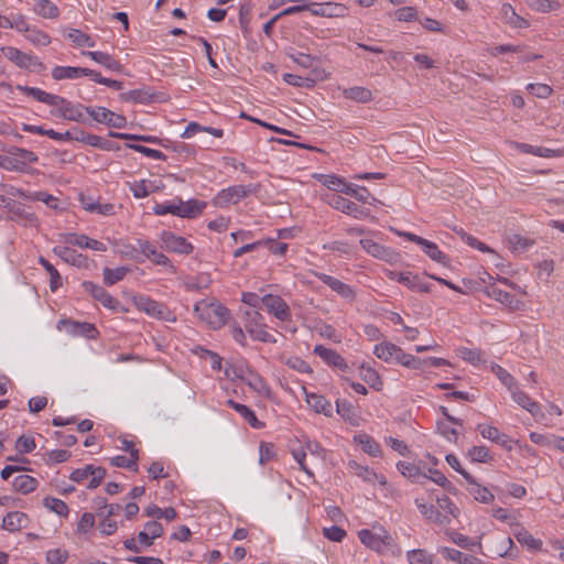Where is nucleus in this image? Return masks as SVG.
Listing matches in <instances>:
<instances>
[{
    "instance_id": "35",
    "label": "nucleus",
    "mask_w": 564,
    "mask_h": 564,
    "mask_svg": "<svg viewBox=\"0 0 564 564\" xmlns=\"http://www.w3.org/2000/svg\"><path fill=\"white\" fill-rule=\"evenodd\" d=\"M39 481L29 475H19L12 481V487L17 492L28 495L36 489Z\"/></svg>"
},
{
    "instance_id": "18",
    "label": "nucleus",
    "mask_w": 564,
    "mask_h": 564,
    "mask_svg": "<svg viewBox=\"0 0 564 564\" xmlns=\"http://www.w3.org/2000/svg\"><path fill=\"white\" fill-rule=\"evenodd\" d=\"M83 286L85 290L97 301H99L105 307L110 310H117L120 302L108 293L102 286L93 282H84Z\"/></svg>"
},
{
    "instance_id": "15",
    "label": "nucleus",
    "mask_w": 564,
    "mask_h": 564,
    "mask_svg": "<svg viewBox=\"0 0 564 564\" xmlns=\"http://www.w3.org/2000/svg\"><path fill=\"white\" fill-rule=\"evenodd\" d=\"M414 503L427 521L438 525H446L451 522L447 514L441 512L434 505L427 503L424 498H415Z\"/></svg>"
},
{
    "instance_id": "64",
    "label": "nucleus",
    "mask_w": 564,
    "mask_h": 564,
    "mask_svg": "<svg viewBox=\"0 0 564 564\" xmlns=\"http://www.w3.org/2000/svg\"><path fill=\"white\" fill-rule=\"evenodd\" d=\"M397 361L399 364H401L402 366L412 368V369H420L425 364L424 360L419 359V358L414 357L413 355L405 354L402 351V349L400 350V352L398 355Z\"/></svg>"
},
{
    "instance_id": "46",
    "label": "nucleus",
    "mask_w": 564,
    "mask_h": 564,
    "mask_svg": "<svg viewBox=\"0 0 564 564\" xmlns=\"http://www.w3.org/2000/svg\"><path fill=\"white\" fill-rule=\"evenodd\" d=\"M354 469L355 474L362 478L366 481L375 482L378 480L381 485H386V478L383 476H378L372 469L367 466H361L357 463L350 465Z\"/></svg>"
},
{
    "instance_id": "10",
    "label": "nucleus",
    "mask_w": 564,
    "mask_h": 564,
    "mask_svg": "<svg viewBox=\"0 0 564 564\" xmlns=\"http://www.w3.org/2000/svg\"><path fill=\"white\" fill-rule=\"evenodd\" d=\"M86 113L91 116L95 121L105 123L108 127L122 129L127 126L126 117L118 115L105 107H88L86 108Z\"/></svg>"
},
{
    "instance_id": "21",
    "label": "nucleus",
    "mask_w": 564,
    "mask_h": 564,
    "mask_svg": "<svg viewBox=\"0 0 564 564\" xmlns=\"http://www.w3.org/2000/svg\"><path fill=\"white\" fill-rule=\"evenodd\" d=\"M510 527L512 528V534L520 544L532 551L541 550L542 541L535 539L523 525L519 522H510Z\"/></svg>"
},
{
    "instance_id": "11",
    "label": "nucleus",
    "mask_w": 564,
    "mask_h": 564,
    "mask_svg": "<svg viewBox=\"0 0 564 564\" xmlns=\"http://www.w3.org/2000/svg\"><path fill=\"white\" fill-rule=\"evenodd\" d=\"M261 303L267 308L268 313L282 322L291 318V311L288 303L279 295L264 294L261 296Z\"/></svg>"
},
{
    "instance_id": "5",
    "label": "nucleus",
    "mask_w": 564,
    "mask_h": 564,
    "mask_svg": "<svg viewBox=\"0 0 564 564\" xmlns=\"http://www.w3.org/2000/svg\"><path fill=\"white\" fill-rule=\"evenodd\" d=\"M55 109L51 111L53 116H57L64 120L84 122V113L86 112V106L74 105L69 100L62 96L55 95L51 105Z\"/></svg>"
},
{
    "instance_id": "55",
    "label": "nucleus",
    "mask_w": 564,
    "mask_h": 564,
    "mask_svg": "<svg viewBox=\"0 0 564 564\" xmlns=\"http://www.w3.org/2000/svg\"><path fill=\"white\" fill-rule=\"evenodd\" d=\"M43 505L45 508H47L48 510L55 512L56 514H58L61 517H67V514L69 512V509H68V506L66 505V502L58 498L46 497L43 500Z\"/></svg>"
},
{
    "instance_id": "8",
    "label": "nucleus",
    "mask_w": 564,
    "mask_h": 564,
    "mask_svg": "<svg viewBox=\"0 0 564 564\" xmlns=\"http://www.w3.org/2000/svg\"><path fill=\"white\" fill-rule=\"evenodd\" d=\"M106 476V469L104 467L86 465L83 468L74 469L69 479L77 484H83L85 480H88L87 488L96 489L100 486L102 479Z\"/></svg>"
},
{
    "instance_id": "58",
    "label": "nucleus",
    "mask_w": 564,
    "mask_h": 564,
    "mask_svg": "<svg viewBox=\"0 0 564 564\" xmlns=\"http://www.w3.org/2000/svg\"><path fill=\"white\" fill-rule=\"evenodd\" d=\"M288 56L294 63H296L299 66H301L303 68H311V67H313L314 63L317 61V58L315 56H312L310 54H306V53H303V52H299V51H295V50H291L288 53Z\"/></svg>"
},
{
    "instance_id": "50",
    "label": "nucleus",
    "mask_w": 564,
    "mask_h": 564,
    "mask_svg": "<svg viewBox=\"0 0 564 564\" xmlns=\"http://www.w3.org/2000/svg\"><path fill=\"white\" fill-rule=\"evenodd\" d=\"M513 546H514V543H513L511 538H509V536L502 538L501 541H500V545L499 546L495 545V546H491L489 549V555L491 557H494V556H498V557L509 556V557H512V556H514L511 553V550H512Z\"/></svg>"
},
{
    "instance_id": "38",
    "label": "nucleus",
    "mask_w": 564,
    "mask_h": 564,
    "mask_svg": "<svg viewBox=\"0 0 564 564\" xmlns=\"http://www.w3.org/2000/svg\"><path fill=\"white\" fill-rule=\"evenodd\" d=\"M467 482L469 485L468 491L474 497L475 500L482 503H489L495 499V496L491 494V491L488 488L478 484L474 477L473 481Z\"/></svg>"
},
{
    "instance_id": "31",
    "label": "nucleus",
    "mask_w": 564,
    "mask_h": 564,
    "mask_svg": "<svg viewBox=\"0 0 564 564\" xmlns=\"http://www.w3.org/2000/svg\"><path fill=\"white\" fill-rule=\"evenodd\" d=\"M26 514L20 511H12L7 513L2 520V528L10 532L19 531L26 523Z\"/></svg>"
},
{
    "instance_id": "53",
    "label": "nucleus",
    "mask_w": 564,
    "mask_h": 564,
    "mask_svg": "<svg viewBox=\"0 0 564 564\" xmlns=\"http://www.w3.org/2000/svg\"><path fill=\"white\" fill-rule=\"evenodd\" d=\"M491 371L496 375L500 382L508 389V391H510L513 387L518 384L516 378L501 366L492 364Z\"/></svg>"
},
{
    "instance_id": "20",
    "label": "nucleus",
    "mask_w": 564,
    "mask_h": 564,
    "mask_svg": "<svg viewBox=\"0 0 564 564\" xmlns=\"http://www.w3.org/2000/svg\"><path fill=\"white\" fill-rule=\"evenodd\" d=\"M314 354L322 358L329 366H333L345 372L349 370V366L345 358L334 349L327 348L323 345H316L314 348Z\"/></svg>"
},
{
    "instance_id": "51",
    "label": "nucleus",
    "mask_w": 564,
    "mask_h": 564,
    "mask_svg": "<svg viewBox=\"0 0 564 564\" xmlns=\"http://www.w3.org/2000/svg\"><path fill=\"white\" fill-rule=\"evenodd\" d=\"M524 2L530 9L541 13H547L561 7V4L554 0H524Z\"/></svg>"
},
{
    "instance_id": "25",
    "label": "nucleus",
    "mask_w": 564,
    "mask_h": 564,
    "mask_svg": "<svg viewBox=\"0 0 564 564\" xmlns=\"http://www.w3.org/2000/svg\"><path fill=\"white\" fill-rule=\"evenodd\" d=\"M487 294L494 300L507 305L511 310H520L523 306V303L516 299L514 295L499 289L497 285L488 286Z\"/></svg>"
},
{
    "instance_id": "29",
    "label": "nucleus",
    "mask_w": 564,
    "mask_h": 564,
    "mask_svg": "<svg viewBox=\"0 0 564 564\" xmlns=\"http://www.w3.org/2000/svg\"><path fill=\"white\" fill-rule=\"evenodd\" d=\"M180 205V217L182 218H195L200 215L206 207V203L198 199H189L183 202L178 199Z\"/></svg>"
},
{
    "instance_id": "9",
    "label": "nucleus",
    "mask_w": 564,
    "mask_h": 564,
    "mask_svg": "<svg viewBox=\"0 0 564 564\" xmlns=\"http://www.w3.org/2000/svg\"><path fill=\"white\" fill-rule=\"evenodd\" d=\"M398 235L400 237H403L405 238L406 240L409 241H412L416 245H419L423 252L433 261L437 262V263H442V264H445L446 263V260H447V257L444 252H442L437 245L427 240V239H424L415 234H412V232H408V231H399Z\"/></svg>"
},
{
    "instance_id": "28",
    "label": "nucleus",
    "mask_w": 564,
    "mask_h": 564,
    "mask_svg": "<svg viewBox=\"0 0 564 564\" xmlns=\"http://www.w3.org/2000/svg\"><path fill=\"white\" fill-rule=\"evenodd\" d=\"M440 552L445 558L457 562L459 564H484L482 560L479 557L463 553L456 549L445 546L442 547Z\"/></svg>"
},
{
    "instance_id": "30",
    "label": "nucleus",
    "mask_w": 564,
    "mask_h": 564,
    "mask_svg": "<svg viewBox=\"0 0 564 564\" xmlns=\"http://www.w3.org/2000/svg\"><path fill=\"white\" fill-rule=\"evenodd\" d=\"M359 243L368 254L377 259L388 260L392 254L390 248H387L371 239H361Z\"/></svg>"
},
{
    "instance_id": "59",
    "label": "nucleus",
    "mask_w": 564,
    "mask_h": 564,
    "mask_svg": "<svg viewBox=\"0 0 564 564\" xmlns=\"http://www.w3.org/2000/svg\"><path fill=\"white\" fill-rule=\"evenodd\" d=\"M406 557L410 564H433V555L423 549L409 551Z\"/></svg>"
},
{
    "instance_id": "13",
    "label": "nucleus",
    "mask_w": 564,
    "mask_h": 564,
    "mask_svg": "<svg viewBox=\"0 0 564 564\" xmlns=\"http://www.w3.org/2000/svg\"><path fill=\"white\" fill-rule=\"evenodd\" d=\"M162 247L169 252L189 254L193 252V246L185 238L176 236L171 231H163L160 236Z\"/></svg>"
},
{
    "instance_id": "34",
    "label": "nucleus",
    "mask_w": 564,
    "mask_h": 564,
    "mask_svg": "<svg viewBox=\"0 0 564 564\" xmlns=\"http://www.w3.org/2000/svg\"><path fill=\"white\" fill-rule=\"evenodd\" d=\"M33 11L44 19H57L59 17L58 7L50 0H35Z\"/></svg>"
},
{
    "instance_id": "56",
    "label": "nucleus",
    "mask_w": 564,
    "mask_h": 564,
    "mask_svg": "<svg viewBox=\"0 0 564 564\" xmlns=\"http://www.w3.org/2000/svg\"><path fill=\"white\" fill-rule=\"evenodd\" d=\"M317 180L327 188L341 193V187L346 186L344 178L333 174H319Z\"/></svg>"
},
{
    "instance_id": "41",
    "label": "nucleus",
    "mask_w": 564,
    "mask_h": 564,
    "mask_svg": "<svg viewBox=\"0 0 564 564\" xmlns=\"http://www.w3.org/2000/svg\"><path fill=\"white\" fill-rule=\"evenodd\" d=\"M17 89L19 91L23 93L24 95L31 96L34 99H36L37 101L46 104V105H51V102L55 96L54 94L46 93L40 88L29 87V86H24V85H17Z\"/></svg>"
},
{
    "instance_id": "33",
    "label": "nucleus",
    "mask_w": 564,
    "mask_h": 564,
    "mask_svg": "<svg viewBox=\"0 0 564 564\" xmlns=\"http://www.w3.org/2000/svg\"><path fill=\"white\" fill-rule=\"evenodd\" d=\"M85 74V67L55 66L52 69V77L55 80L77 79Z\"/></svg>"
},
{
    "instance_id": "63",
    "label": "nucleus",
    "mask_w": 564,
    "mask_h": 564,
    "mask_svg": "<svg viewBox=\"0 0 564 564\" xmlns=\"http://www.w3.org/2000/svg\"><path fill=\"white\" fill-rule=\"evenodd\" d=\"M128 185L135 198H144L149 196L150 193L155 192V188H149L147 180L135 181Z\"/></svg>"
},
{
    "instance_id": "27",
    "label": "nucleus",
    "mask_w": 564,
    "mask_h": 564,
    "mask_svg": "<svg viewBox=\"0 0 564 564\" xmlns=\"http://www.w3.org/2000/svg\"><path fill=\"white\" fill-rule=\"evenodd\" d=\"M478 431L484 438L498 443L508 449L511 448L509 436L503 433H500V431L496 426L479 424Z\"/></svg>"
},
{
    "instance_id": "12",
    "label": "nucleus",
    "mask_w": 564,
    "mask_h": 564,
    "mask_svg": "<svg viewBox=\"0 0 564 564\" xmlns=\"http://www.w3.org/2000/svg\"><path fill=\"white\" fill-rule=\"evenodd\" d=\"M318 280H321L324 284L329 286L332 291H334L337 295H339L341 299L352 303L356 300V292L355 290L346 284L345 282L340 281L339 279H336L332 275L322 273V272H312Z\"/></svg>"
},
{
    "instance_id": "32",
    "label": "nucleus",
    "mask_w": 564,
    "mask_h": 564,
    "mask_svg": "<svg viewBox=\"0 0 564 564\" xmlns=\"http://www.w3.org/2000/svg\"><path fill=\"white\" fill-rule=\"evenodd\" d=\"M227 404L237 411L253 429H261L263 426V423L257 419L254 412L247 405L231 399L227 401Z\"/></svg>"
},
{
    "instance_id": "6",
    "label": "nucleus",
    "mask_w": 564,
    "mask_h": 564,
    "mask_svg": "<svg viewBox=\"0 0 564 564\" xmlns=\"http://www.w3.org/2000/svg\"><path fill=\"white\" fill-rule=\"evenodd\" d=\"M2 53L7 59L14 63L20 68L35 73H42L46 69L45 65L36 56L24 53L17 47H3Z\"/></svg>"
},
{
    "instance_id": "62",
    "label": "nucleus",
    "mask_w": 564,
    "mask_h": 564,
    "mask_svg": "<svg viewBox=\"0 0 564 564\" xmlns=\"http://www.w3.org/2000/svg\"><path fill=\"white\" fill-rule=\"evenodd\" d=\"M25 37L34 45L46 46L51 43L50 35L36 28H30Z\"/></svg>"
},
{
    "instance_id": "3",
    "label": "nucleus",
    "mask_w": 564,
    "mask_h": 564,
    "mask_svg": "<svg viewBox=\"0 0 564 564\" xmlns=\"http://www.w3.org/2000/svg\"><path fill=\"white\" fill-rule=\"evenodd\" d=\"M260 184H248V185H232L221 189L213 199V204L216 207H227L230 204H237L242 198L259 192Z\"/></svg>"
},
{
    "instance_id": "57",
    "label": "nucleus",
    "mask_w": 564,
    "mask_h": 564,
    "mask_svg": "<svg viewBox=\"0 0 564 564\" xmlns=\"http://www.w3.org/2000/svg\"><path fill=\"white\" fill-rule=\"evenodd\" d=\"M341 193L350 195L362 203H369V198L371 196L366 187L355 186L352 184H346L345 187H341Z\"/></svg>"
},
{
    "instance_id": "16",
    "label": "nucleus",
    "mask_w": 564,
    "mask_h": 564,
    "mask_svg": "<svg viewBox=\"0 0 564 564\" xmlns=\"http://www.w3.org/2000/svg\"><path fill=\"white\" fill-rule=\"evenodd\" d=\"M310 12L316 17L340 18L347 15L348 9L343 3H311Z\"/></svg>"
},
{
    "instance_id": "14",
    "label": "nucleus",
    "mask_w": 564,
    "mask_h": 564,
    "mask_svg": "<svg viewBox=\"0 0 564 564\" xmlns=\"http://www.w3.org/2000/svg\"><path fill=\"white\" fill-rule=\"evenodd\" d=\"M389 278L391 280H395L399 283L404 284L408 289L421 292V293H429L431 292V286L429 283L423 282L419 275L413 274L412 272H395L390 271Z\"/></svg>"
},
{
    "instance_id": "52",
    "label": "nucleus",
    "mask_w": 564,
    "mask_h": 564,
    "mask_svg": "<svg viewBox=\"0 0 564 564\" xmlns=\"http://www.w3.org/2000/svg\"><path fill=\"white\" fill-rule=\"evenodd\" d=\"M152 98V94L145 89H133L126 93L120 94V99L123 101H133L144 104L150 101Z\"/></svg>"
},
{
    "instance_id": "1",
    "label": "nucleus",
    "mask_w": 564,
    "mask_h": 564,
    "mask_svg": "<svg viewBox=\"0 0 564 564\" xmlns=\"http://www.w3.org/2000/svg\"><path fill=\"white\" fill-rule=\"evenodd\" d=\"M358 538L366 547L378 554L388 552L392 554L400 553L394 538L380 524H375L372 529H361L358 531Z\"/></svg>"
},
{
    "instance_id": "47",
    "label": "nucleus",
    "mask_w": 564,
    "mask_h": 564,
    "mask_svg": "<svg viewBox=\"0 0 564 564\" xmlns=\"http://www.w3.org/2000/svg\"><path fill=\"white\" fill-rule=\"evenodd\" d=\"M139 451H132V456L118 455L111 458V465L138 471Z\"/></svg>"
},
{
    "instance_id": "2",
    "label": "nucleus",
    "mask_w": 564,
    "mask_h": 564,
    "mask_svg": "<svg viewBox=\"0 0 564 564\" xmlns=\"http://www.w3.org/2000/svg\"><path fill=\"white\" fill-rule=\"evenodd\" d=\"M194 312L210 328H221L229 318V310L218 302L199 301L194 306Z\"/></svg>"
},
{
    "instance_id": "40",
    "label": "nucleus",
    "mask_w": 564,
    "mask_h": 564,
    "mask_svg": "<svg viewBox=\"0 0 564 564\" xmlns=\"http://www.w3.org/2000/svg\"><path fill=\"white\" fill-rule=\"evenodd\" d=\"M360 377L376 391H380L382 389L383 382L379 373L370 366H360Z\"/></svg>"
},
{
    "instance_id": "42",
    "label": "nucleus",
    "mask_w": 564,
    "mask_h": 564,
    "mask_svg": "<svg viewBox=\"0 0 564 564\" xmlns=\"http://www.w3.org/2000/svg\"><path fill=\"white\" fill-rule=\"evenodd\" d=\"M397 467L404 477L412 481L421 482V478H426V475L421 471L420 467L412 463L399 462Z\"/></svg>"
},
{
    "instance_id": "45",
    "label": "nucleus",
    "mask_w": 564,
    "mask_h": 564,
    "mask_svg": "<svg viewBox=\"0 0 564 564\" xmlns=\"http://www.w3.org/2000/svg\"><path fill=\"white\" fill-rule=\"evenodd\" d=\"M130 272V269L127 267H118L115 269L105 268L102 270L104 282L107 285H113L117 282L124 279V276Z\"/></svg>"
},
{
    "instance_id": "26",
    "label": "nucleus",
    "mask_w": 564,
    "mask_h": 564,
    "mask_svg": "<svg viewBox=\"0 0 564 564\" xmlns=\"http://www.w3.org/2000/svg\"><path fill=\"white\" fill-rule=\"evenodd\" d=\"M82 54L84 56L90 57L93 61L102 65L104 67H106L109 70H112V72H121L122 70V65L119 63V61L113 58L108 53L100 52V51H84V52H82Z\"/></svg>"
},
{
    "instance_id": "54",
    "label": "nucleus",
    "mask_w": 564,
    "mask_h": 564,
    "mask_svg": "<svg viewBox=\"0 0 564 564\" xmlns=\"http://www.w3.org/2000/svg\"><path fill=\"white\" fill-rule=\"evenodd\" d=\"M306 449L313 453L312 451V444L308 443L306 446L299 445V447L292 448V456L300 465L301 469L307 474L308 477H313L312 470H310L305 464L306 458Z\"/></svg>"
},
{
    "instance_id": "60",
    "label": "nucleus",
    "mask_w": 564,
    "mask_h": 564,
    "mask_svg": "<svg viewBox=\"0 0 564 564\" xmlns=\"http://www.w3.org/2000/svg\"><path fill=\"white\" fill-rule=\"evenodd\" d=\"M247 384L261 395L268 397L270 394L269 386L258 373H251L247 380Z\"/></svg>"
},
{
    "instance_id": "49",
    "label": "nucleus",
    "mask_w": 564,
    "mask_h": 564,
    "mask_svg": "<svg viewBox=\"0 0 564 564\" xmlns=\"http://www.w3.org/2000/svg\"><path fill=\"white\" fill-rule=\"evenodd\" d=\"M53 252L58 256L62 260L73 265H79L83 260V256L77 253L76 250L68 247H55Z\"/></svg>"
},
{
    "instance_id": "39",
    "label": "nucleus",
    "mask_w": 564,
    "mask_h": 564,
    "mask_svg": "<svg viewBox=\"0 0 564 564\" xmlns=\"http://www.w3.org/2000/svg\"><path fill=\"white\" fill-rule=\"evenodd\" d=\"M457 354L463 360L474 366H479L486 362V354L480 349L459 347L457 349Z\"/></svg>"
},
{
    "instance_id": "22",
    "label": "nucleus",
    "mask_w": 564,
    "mask_h": 564,
    "mask_svg": "<svg viewBox=\"0 0 564 564\" xmlns=\"http://www.w3.org/2000/svg\"><path fill=\"white\" fill-rule=\"evenodd\" d=\"M65 241L69 245H74L79 248L91 249L95 251L105 252L107 250V247L104 242L89 238L86 235L68 234L65 238Z\"/></svg>"
},
{
    "instance_id": "36",
    "label": "nucleus",
    "mask_w": 564,
    "mask_h": 564,
    "mask_svg": "<svg viewBox=\"0 0 564 564\" xmlns=\"http://www.w3.org/2000/svg\"><path fill=\"white\" fill-rule=\"evenodd\" d=\"M401 348L392 343H381L375 346L373 354L384 361L398 360Z\"/></svg>"
},
{
    "instance_id": "37",
    "label": "nucleus",
    "mask_w": 564,
    "mask_h": 564,
    "mask_svg": "<svg viewBox=\"0 0 564 564\" xmlns=\"http://www.w3.org/2000/svg\"><path fill=\"white\" fill-rule=\"evenodd\" d=\"M343 95L347 99L362 104L369 102L373 98L371 90L361 86L346 88L344 89Z\"/></svg>"
},
{
    "instance_id": "23",
    "label": "nucleus",
    "mask_w": 564,
    "mask_h": 564,
    "mask_svg": "<svg viewBox=\"0 0 564 564\" xmlns=\"http://www.w3.org/2000/svg\"><path fill=\"white\" fill-rule=\"evenodd\" d=\"M306 402L316 413L324 414L325 416H333V405L332 403L322 394L306 392Z\"/></svg>"
},
{
    "instance_id": "44",
    "label": "nucleus",
    "mask_w": 564,
    "mask_h": 564,
    "mask_svg": "<svg viewBox=\"0 0 564 564\" xmlns=\"http://www.w3.org/2000/svg\"><path fill=\"white\" fill-rule=\"evenodd\" d=\"M66 37L79 47H94L96 45L95 40L89 34L84 33L78 29H70L67 32Z\"/></svg>"
},
{
    "instance_id": "61",
    "label": "nucleus",
    "mask_w": 564,
    "mask_h": 564,
    "mask_svg": "<svg viewBox=\"0 0 564 564\" xmlns=\"http://www.w3.org/2000/svg\"><path fill=\"white\" fill-rule=\"evenodd\" d=\"M467 457L474 463H488L492 459L486 446H473L468 449Z\"/></svg>"
},
{
    "instance_id": "19",
    "label": "nucleus",
    "mask_w": 564,
    "mask_h": 564,
    "mask_svg": "<svg viewBox=\"0 0 564 564\" xmlns=\"http://www.w3.org/2000/svg\"><path fill=\"white\" fill-rule=\"evenodd\" d=\"M512 400L527 410L531 415L534 417L543 416V413L541 412V408L538 402L533 401L523 390L519 388L517 384L513 387L510 391Z\"/></svg>"
},
{
    "instance_id": "24",
    "label": "nucleus",
    "mask_w": 564,
    "mask_h": 564,
    "mask_svg": "<svg viewBox=\"0 0 564 564\" xmlns=\"http://www.w3.org/2000/svg\"><path fill=\"white\" fill-rule=\"evenodd\" d=\"M500 15L502 21L513 29H525L530 25L528 20L519 15L510 3L501 6Z\"/></svg>"
},
{
    "instance_id": "7",
    "label": "nucleus",
    "mask_w": 564,
    "mask_h": 564,
    "mask_svg": "<svg viewBox=\"0 0 564 564\" xmlns=\"http://www.w3.org/2000/svg\"><path fill=\"white\" fill-rule=\"evenodd\" d=\"M134 304L139 311L147 313L148 315L166 321V322H175L176 317L173 313L167 308L166 305L159 303L148 296H138L134 297Z\"/></svg>"
},
{
    "instance_id": "17",
    "label": "nucleus",
    "mask_w": 564,
    "mask_h": 564,
    "mask_svg": "<svg viewBox=\"0 0 564 564\" xmlns=\"http://www.w3.org/2000/svg\"><path fill=\"white\" fill-rule=\"evenodd\" d=\"M328 204L333 208L340 210L344 214L352 215L355 218L358 219L367 216V213L364 209H361L356 203L337 194H334L329 197Z\"/></svg>"
},
{
    "instance_id": "43",
    "label": "nucleus",
    "mask_w": 564,
    "mask_h": 564,
    "mask_svg": "<svg viewBox=\"0 0 564 564\" xmlns=\"http://www.w3.org/2000/svg\"><path fill=\"white\" fill-rule=\"evenodd\" d=\"M39 262L50 274V289L52 292L57 291L63 285V279L56 268L51 264L44 257L39 258Z\"/></svg>"
},
{
    "instance_id": "48",
    "label": "nucleus",
    "mask_w": 564,
    "mask_h": 564,
    "mask_svg": "<svg viewBox=\"0 0 564 564\" xmlns=\"http://www.w3.org/2000/svg\"><path fill=\"white\" fill-rule=\"evenodd\" d=\"M355 441L361 446V449L370 456L377 457L380 455V446L372 437L362 434L355 436Z\"/></svg>"
},
{
    "instance_id": "4",
    "label": "nucleus",
    "mask_w": 564,
    "mask_h": 564,
    "mask_svg": "<svg viewBox=\"0 0 564 564\" xmlns=\"http://www.w3.org/2000/svg\"><path fill=\"white\" fill-rule=\"evenodd\" d=\"M9 155L4 156L6 162L2 163V169L14 172H25L28 165L36 163L39 156L30 150L12 147L8 150Z\"/></svg>"
}]
</instances>
